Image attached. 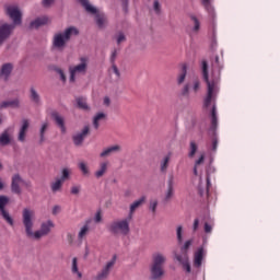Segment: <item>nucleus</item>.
Returning a JSON list of instances; mask_svg holds the SVG:
<instances>
[{
  "label": "nucleus",
  "mask_w": 280,
  "mask_h": 280,
  "mask_svg": "<svg viewBox=\"0 0 280 280\" xmlns=\"http://www.w3.org/2000/svg\"><path fill=\"white\" fill-rule=\"evenodd\" d=\"M212 67L213 70L209 74V63H207V60L201 61L202 78L208 86L203 106L205 108L212 106L210 113L211 126L209 129V135L212 137V152H215V150H218V136H215V130H218V108L215 107V97L220 91L218 83L220 82V71H222L224 62L220 60V57L215 56Z\"/></svg>",
  "instance_id": "obj_1"
},
{
  "label": "nucleus",
  "mask_w": 280,
  "mask_h": 280,
  "mask_svg": "<svg viewBox=\"0 0 280 280\" xmlns=\"http://www.w3.org/2000/svg\"><path fill=\"white\" fill-rule=\"evenodd\" d=\"M36 222V212L30 208H24L22 210V224L24 226L25 235L28 240H34L38 242L43 237L51 233V229L56 226L54 221L47 220L40 224L39 230L34 231V224Z\"/></svg>",
  "instance_id": "obj_2"
},
{
  "label": "nucleus",
  "mask_w": 280,
  "mask_h": 280,
  "mask_svg": "<svg viewBox=\"0 0 280 280\" xmlns=\"http://www.w3.org/2000/svg\"><path fill=\"white\" fill-rule=\"evenodd\" d=\"M202 163H205V152H201L198 156V159L195 161L194 164V180L198 178V189L200 196H206L209 198V187H211V176L209 175V172H207L206 177L202 178Z\"/></svg>",
  "instance_id": "obj_3"
},
{
  "label": "nucleus",
  "mask_w": 280,
  "mask_h": 280,
  "mask_svg": "<svg viewBox=\"0 0 280 280\" xmlns=\"http://www.w3.org/2000/svg\"><path fill=\"white\" fill-rule=\"evenodd\" d=\"M80 34V30L75 26H69L62 32H58L52 36L51 49L55 51H62L65 47H67V43L73 38V36H78Z\"/></svg>",
  "instance_id": "obj_4"
},
{
  "label": "nucleus",
  "mask_w": 280,
  "mask_h": 280,
  "mask_svg": "<svg viewBox=\"0 0 280 280\" xmlns=\"http://www.w3.org/2000/svg\"><path fill=\"white\" fill-rule=\"evenodd\" d=\"M130 222H132V219L129 217H126L124 219H116L109 223L108 230L114 235H124V236L129 235Z\"/></svg>",
  "instance_id": "obj_5"
},
{
  "label": "nucleus",
  "mask_w": 280,
  "mask_h": 280,
  "mask_svg": "<svg viewBox=\"0 0 280 280\" xmlns=\"http://www.w3.org/2000/svg\"><path fill=\"white\" fill-rule=\"evenodd\" d=\"M191 244H194V240L184 242L180 246V253H175L176 261L183 265L186 272H191V265H189V248H191Z\"/></svg>",
  "instance_id": "obj_6"
},
{
  "label": "nucleus",
  "mask_w": 280,
  "mask_h": 280,
  "mask_svg": "<svg viewBox=\"0 0 280 280\" xmlns=\"http://www.w3.org/2000/svg\"><path fill=\"white\" fill-rule=\"evenodd\" d=\"M89 71V57L79 58V63L69 67V80L75 82L80 75H86Z\"/></svg>",
  "instance_id": "obj_7"
},
{
  "label": "nucleus",
  "mask_w": 280,
  "mask_h": 280,
  "mask_svg": "<svg viewBox=\"0 0 280 280\" xmlns=\"http://www.w3.org/2000/svg\"><path fill=\"white\" fill-rule=\"evenodd\" d=\"M115 264H117V255H114L112 257V259H109L102 268V270H100L97 272V275L95 276V280H106L110 277V272L113 271V269L115 268Z\"/></svg>",
  "instance_id": "obj_8"
},
{
  "label": "nucleus",
  "mask_w": 280,
  "mask_h": 280,
  "mask_svg": "<svg viewBox=\"0 0 280 280\" xmlns=\"http://www.w3.org/2000/svg\"><path fill=\"white\" fill-rule=\"evenodd\" d=\"M7 14L13 22L14 27H16V25H21L23 13H21V9H19V7L16 5L7 7Z\"/></svg>",
  "instance_id": "obj_9"
},
{
  "label": "nucleus",
  "mask_w": 280,
  "mask_h": 280,
  "mask_svg": "<svg viewBox=\"0 0 280 280\" xmlns=\"http://www.w3.org/2000/svg\"><path fill=\"white\" fill-rule=\"evenodd\" d=\"M200 91V79H194L191 84L186 83L184 88L182 89V95L183 97H189L191 93L196 95Z\"/></svg>",
  "instance_id": "obj_10"
},
{
  "label": "nucleus",
  "mask_w": 280,
  "mask_h": 280,
  "mask_svg": "<svg viewBox=\"0 0 280 280\" xmlns=\"http://www.w3.org/2000/svg\"><path fill=\"white\" fill-rule=\"evenodd\" d=\"M90 131H91V128L89 127V125H86L81 129V131H78L77 133H74L72 136V141H73L74 145H77V147L82 145V143H84V139H86V137H89Z\"/></svg>",
  "instance_id": "obj_11"
},
{
  "label": "nucleus",
  "mask_w": 280,
  "mask_h": 280,
  "mask_svg": "<svg viewBox=\"0 0 280 280\" xmlns=\"http://www.w3.org/2000/svg\"><path fill=\"white\" fill-rule=\"evenodd\" d=\"M174 187H176V178L174 177V175H170L166 182V191L164 195V200H166V202L174 198Z\"/></svg>",
  "instance_id": "obj_12"
},
{
  "label": "nucleus",
  "mask_w": 280,
  "mask_h": 280,
  "mask_svg": "<svg viewBox=\"0 0 280 280\" xmlns=\"http://www.w3.org/2000/svg\"><path fill=\"white\" fill-rule=\"evenodd\" d=\"M14 24H2L0 25V45H3L10 36H12V32H14Z\"/></svg>",
  "instance_id": "obj_13"
},
{
  "label": "nucleus",
  "mask_w": 280,
  "mask_h": 280,
  "mask_svg": "<svg viewBox=\"0 0 280 280\" xmlns=\"http://www.w3.org/2000/svg\"><path fill=\"white\" fill-rule=\"evenodd\" d=\"M21 185H25V179L20 174H14L11 178V191L21 196Z\"/></svg>",
  "instance_id": "obj_14"
},
{
  "label": "nucleus",
  "mask_w": 280,
  "mask_h": 280,
  "mask_svg": "<svg viewBox=\"0 0 280 280\" xmlns=\"http://www.w3.org/2000/svg\"><path fill=\"white\" fill-rule=\"evenodd\" d=\"M28 130H30V121L27 119H23L18 133V141H20V143H25V139L27 138Z\"/></svg>",
  "instance_id": "obj_15"
},
{
  "label": "nucleus",
  "mask_w": 280,
  "mask_h": 280,
  "mask_svg": "<svg viewBox=\"0 0 280 280\" xmlns=\"http://www.w3.org/2000/svg\"><path fill=\"white\" fill-rule=\"evenodd\" d=\"M207 257V249L205 247H198L194 254V266L195 268H200L202 266V259Z\"/></svg>",
  "instance_id": "obj_16"
},
{
  "label": "nucleus",
  "mask_w": 280,
  "mask_h": 280,
  "mask_svg": "<svg viewBox=\"0 0 280 280\" xmlns=\"http://www.w3.org/2000/svg\"><path fill=\"white\" fill-rule=\"evenodd\" d=\"M166 261H167V256H165V254H163L161 252H155L152 255L151 265H153V266H158L160 268H163V266H165Z\"/></svg>",
  "instance_id": "obj_17"
},
{
  "label": "nucleus",
  "mask_w": 280,
  "mask_h": 280,
  "mask_svg": "<svg viewBox=\"0 0 280 280\" xmlns=\"http://www.w3.org/2000/svg\"><path fill=\"white\" fill-rule=\"evenodd\" d=\"M163 275H165V270H163V267H159L156 265L150 266V279L151 280H161L163 279Z\"/></svg>",
  "instance_id": "obj_18"
},
{
  "label": "nucleus",
  "mask_w": 280,
  "mask_h": 280,
  "mask_svg": "<svg viewBox=\"0 0 280 280\" xmlns=\"http://www.w3.org/2000/svg\"><path fill=\"white\" fill-rule=\"evenodd\" d=\"M14 69V66L12 63H4L0 67V79L10 80V75H12V71Z\"/></svg>",
  "instance_id": "obj_19"
},
{
  "label": "nucleus",
  "mask_w": 280,
  "mask_h": 280,
  "mask_svg": "<svg viewBox=\"0 0 280 280\" xmlns=\"http://www.w3.org/2000/svg\"><path fill=\"white\" fill-rule=\"evenodd\" d=\"M106 113L104 112H98L94 115L93 119H92V126L94 128V130H98L100 126H102V124H104V121L106 120Z\"/></svg>",
  "instance_id": "obj_20"
},
{
  "label": "nucleus",
  "mask_w": 280,
  "mask_h": 280,
  "mask_svg": "<svg viewBox=\"0 0 280 280\" xmlns=\"http://www.w3.org/2000/svg\"><path fill=\"white\" fill-rule=\"evenodd\" d=\"M120 150L121 145L119 144L107 147L101 152L100 156L101 159H107V156H113V154H117Z\"/></svg>",
  "instance_id": "obj_21"
},
{
  "label": "nucleus",
  "mask_w": 280,
  "mask_h": 280,
  "mask_svg": "<svg viewBox=\"0 0 280 280\" xmlns=\"http://www.w3.org/2000/svg\"><path fill=\"white\" fill-rule=\"evenodd\" d=\"M145 203V196L140 197L136 201H133L129 207V214L128 217L132 220V217L135 215V211L139 209L142 205Z\"/></svg>",
  "instance_id": "obj_22"
},
{
  "label": "nucleus",
  "mask_w": 280,
  "mask_h": 280,
  "mask_svg": "<svg viewBox=\"0 0 280 280\" xmlns=\"http://www.w3.org/2000/svg\"><path fill=\"white\" fill-rule=\"evenodd\" d=\"M48 23H49V18L40 16L32 21L30 24V27H32L33 30H38V27H43V25H47Z\"/></svg>",
  "instance_id": "obj_23"
},
{
  "label": "nucleus",
  "mask_w": 280,
  "mask_h": 280,
  "mask_svg": "<svg viewBox=\"0 0 280 280\" xmlns=\"http://www.w3.org/2000/svg\"><path fill=\"white\" fill-rule=\"evenodd\" d=\"M80 3L83 5L84 10L89 13V14H94L97 15L100 13V11L97 10V8H95V5L91 4V2H89V0H79Z\"/></svg>",
  "instance_id": "obj_24"
},
{
  "label": "nucleus",
  "mask_w": 280,
  "mask_h": 280,
  "mask_svg": "<svg viewBox=\"0 0 280 280\" xmlns=\"http://www.w3.org/2000/svg\"><path fill=\"white\" fill-rule=\"evenodd\" d=\"M95 22L97 27H100L101 30H104V27H106V25H108V20L106 19V14L104 13H97V15H95Z\"/></svg>",
  "instance_id": "obj_25"
},
{
  "label": "nucleus",
  "mask_w": 280,
  "mask_h": 280,
  "mask_svg": "<svg viewBox=\"0 0 280 280\" xmlns=\"http://www.w3.org/2000/svg\"><path fill=\"white\" fill-rule=\"evenodd\" d=\"M91 221H86L85 224L80 229L78 233V240L82 242L86 235H89V231H91Z\"/></svg>",
  "instance_id": "obj_26"
},
{
  "label": "nucleus",
  "mask_w": 280,
  "mask_h": 280,
  "mask_svg": "<svg viewBox=\"0 0 280 280\" xmlns=\"http://www.w3.org/2000/svg\"><path fill=\"white\" fill-rule=\"evenodd\" d=\"M0 215H1L2 220H4V222H7V224H9V226H14V217H12V214H10V211H8V209L0 211Z\"/></svg>",
  "instance_id": "obj_27"
},
{
  "label": "nucleus",
  "mask_w": 280,
  "mask_h": 280,
  "mask_svg": "<svg viewBox=\"0 0 280 280\" xmlns=\"http://www.w3.org/2000/svg\"><path fill=\"white\" fill-rule=\"evenodd\" d=\"M71 272L77 279H82V271H80V268L78 267V257L72 258Z\"/></svg>",
  "instance_id": "obj_28"
},
{
  "label": "nucleus",
  "mask_w": 280,
  "mask_h": 280,
  "mask_svg": "<svg viewBox=\"0 0 280 280\" xmlns=\"http://www.w3.org/2000/svg\"><path fill=\"white\" fill-rule=\"evenodd\" d=\"M187 78V65H183L179 73L177 74L176 82L180 86V84L185 83V80Z\"/></svg>",
  "instance_id": "obj_29"
},
{
  "label": "nucleus",
  "mask_w": 280,
  "mask_h": 280,
  "mask_svg": "<svg viewBox=\"0 0 280 280\" xmlns=\"http://www.w3.org/2000/svg\"><path fill=\"white\" fill-rule=\"evenodd\" d=\"M106 172H108V161L100 164L98 170L94 173V176L95 178H102Z\"/></svg>",
  "instance_id": "obj_30"
},
{
  "label": "nucleus",
  "mask_w": 280,
  "mask_h": 280,
  "mask_svg": "<svg viewBox=\"0 0 280 280\" xmlns=\"http://www.w3.org/2000/svg\"><path fill=\"white\" fill-rule=\"evenodd\" d=\"M52 119H55L57 126L60 128L61 132H67V128L65 127V118L60 116L58 113L52 114Z\"/></svg>",
  "instance_id": "obj_31"
},
{
  "label": "nucleus",
  "mask_w": 280,
  "mask_h": 280,
  "mask_svg": "<svg viewBox=\"0 0 280 280\" xmlns=\"http://www.w3.org/2000/svg\"><path fill=\"white\" fill-rule=\"evenodd\" d=\"M62 185H65V182L60 178H56L51 184H50V189L52 194H58V191L62 190Z\"/></svg>",
  "instance_id": "obj_32"
},
{
  "label": "nucleus",
  "mask_w": 280,
  "mask_h": 280,
  "mask_svg": "<svg viewBox=\"0 0 280 280\" xmlns=\"http://www.w3.org/2000/svg\"><path fill=\"white\" fill-rule=\"evenodd\" d=\"M19 98L10 100V101H3L0 104V108H19Z\"/></svg>",
  "instance_id": "obj_33"
},
{
  "label": "nucleus",
  "mask_w": 280,
  "mask_h": 280,
  "mask_svg": "<svg viewBox=\"0 0 280 280\" xmlns=\"http://www.w3.org/2000/svg\"><path fill=\"white\" fill-rule=\"evenodd\" d=\"M170 161H172V155L167 154L160 161V170L163 174L167 172V167H170Z\"/></svg>",
  "instance_id": "obj_34"
},
{
  "label": "nucleus",
  "mask_w": 280,
  "mask_h": 280,
  "mask_svg": "<svg viewBox=\"0 0 280 280\" xmlns=\"http://www.w3.org/2000/svg\"><path fill=\"white\" fill-rule=\"evenodd\" d=\"M211 1H213V0H201V3L205 7V9L207 10V12L210 14V16L212 19H214L215 18V9L211 4Z\"/></svg>",
  "instance_id": "obj_35"
},
{
  "label": "nucleus",
  "mask_w": 280,
  "mask_h": 280,
  "mask_svg": "<svg viewBox=\"0 0 280 280\" xmlns=\"http://www.w3.org/2000/svg\"><path fill=\"white\" fill-rule=\"evenodd\" d=\"M198 153V143L196 141H190L188 149V159H194Z\"/></svg>",
  "instance_id": "obj_36"
},
{
  "label": "nucleus",
  "mask_w": 280,
  "mask_h": 280,
  "mask_svg": "<svg viewBox=\"0 0 280 280\" xmlns=\"http://www.w3.org/2000/svg\"><path fill=\"white\" fill-rule=\"evenodd\" d=\"M48 128H49V122L45 121L42 124V127L39 129V143H45V133L47 132Z\"/></svg>",
  "instance_id": "obj_37"
},
{
  "label": "nucleus",
  "mask_w": 280,
  "mask_h": 280,
  "mask_svg": "<svg viewBox=\"0 0 280 280\" xmlns=\"http://www.w3.org/2000/svg\"><path fill=\"white\" fill-rule=\"evenodd\" d=\"M162 10H163V7L161 5V2L159 0H154L153 5L151 8V12H153V14H156L159 16Z\"/></svg>",
  "instance_id": "obj_38"
},
{
  "label": "nucleus",
  "mask_w": 280,
  "mask_h": 280,
  "mask_svg": "<svg viewBox=\"0 0 280 280\" xmlns=\"http://www.w3.org/2000/svg\"><path fill=\"white\" fill-rule=\"evenodd\" d=\"M190 20L194 23L192 32L198 34V32H200V20H198L196 15H190Z\"/></svg>",
  "instance_id": "obj_39"
},
{
  "label": "nucleus",
  "mask_w": 280,
  "mask_h": 280,
  "mask_svg": "<svg viewBox=\"0 0 280 280\" xmlns=\"http://www.w3.org/2000/svg\"><path fill=\"white\" fill-rule=\"evenodd\" d=\"M10 202V198L5 195H0V212L5 210Z\"/></svg>",
  "instance_id": "obj_40"
},
{
  "label": "nucleus",
  "mask_w": 280,
  "mask_h": 280,
  "mask_svg": "<svg viewBox=\"0 0 280 280\" xmlns=\"http://www.w3.org/2000/svg\"><path fill=\"white\" fill-rule=\"evenodd\" d=\"M31 100L34 104H40V95L34 88H31Z\"/></svg>",
  "instance_id": "obj_41"
},
{
  "label": "nucleus",
  "mask_w": 280,
  "mask_h": 280,
  "mask_svg": "<svg viewBox=\"0 0 280 280\" xmlns=\"http://www.w3.org/2000/svg\"><path fill=\"white\" fill-rule=\"evenodd\" d=\"M70 176H71V170L65 167L61 171V177H59V180H62V183H65V180H69Z\"/></svg>",
  "instance_id": "obj_42"
},
{
  "label": "nucleus",
  "mask_w": 280,
  "mask_h": 280,
  "mask_svg": "<svg viewBox=\"0 0 280 280\" xmlns=\"http://www.w3.org/2000/svg\"><path fill=\"white\" fill-rule=\"evenodd\" d=\"M77 104L79 106V108H81L82 110H89V104H86V100L79 97L77 98Z\"/></svg>",
  "instance_id": "obj_43"
},
{
  "label": "nucleus",
  "mask_w": 280,
  "mask_h": 280,
  "mask_svg": "<svg viewBox=\"0 0 280 280\" xmlns=\"http://www.w3.org/2000/svg\"><path fill=\"white\" fill-rule=\"evenodd\" d=\"M114 38L117 45H121V43H126V34L124 32H118Z\"/></svg>",
  "instance_id": "obj_44"
},
{
  "label": "nucleus",
  "mask_w": 280,
  "mask_h": 280,
  "mask_svg": "<svg viewBox=\"0 0 280 280\" xmlns=\"http://www.w3.org/2000/svg\"><path fill=\"white\" fill-rule=\"evenodd\" d=\"M79 170L82 172L83 176H89V174H91V172L89 171V165H86L85 162L79 163Z\"/></svg>",
  "instance_id": "obj_45"
},
{
  "label": "nucleus",
  "mask_w": 280,
  "mask_h": 280,
  "mask_svg": "<svg viewBox=\"0 0 280 280\" xmlns=\"http://www.w3.org/2000/svg\"><path fill=\"white\" fill-rule=\"evenodd\" d=\"M109 73H114V75H116V80H119V78H121V72L119 71V68H117V65H115V63H112Z\"/></svg>",
  "instance_id": "obj_46"
},
{
  "label": "nucleus",
  "mask_w": 280,
  "mask_h": 280,
  "mask_svg": "<svg viewBox=\"0 0 280 280\" xmlns=\"http://www.w3.org/2000/svg\"><path fill=\"white\" fill-rule=\"evenodd\" d=\"M10 143V136L8 135V132H3L0 136V145H8Z\"/></svg>",
  "instance_id": "obj_47"
},
{
  "label": "nucleus",
  "mask_w": 280,
  "mask_h": 280,
  "mask_svg": "<svg viewBox=\"0 0 280 280\" xmlns=\"http://www.w3.org/2000/svg\"><path fill=\"white\" fill-rule=\"evenodd\" d=\"M177 244H183V225L176 228Z\"/></svg>",
  "instance_id": "obj_48"
},
{
  "label": "nucleus",
  "mask_w": 280,
  "mask_h": 280,
  "mask_svg": "<svg viewBox=\"0 0 280 280\" xmlns=\"http://www.w3.org/2000/svg\"><path fill=\"white\" fill-rule=\"evenodd\" d=\"M80 191H82L81 185H73L70 188V194H72V196H78L80 194Z\"/></svg>",
  "instance_id": "obj_49"
},
{
  "label": "nucleus",
  "mask_w": 280,
  "mask_h": 280,
  "mask_svg": "<svg viewBox=\"0 0 280 280\" xmlns=\"http://www.w3.org/2000/svg\"><path fill=\"white\" fill-rule=\"evenodd\" d=\"M203 231L208 235H211V233H213V224H211L209 222H206L205 225H203Z\"/></svg>",
  "instance_id": "obj_50"
},
{
  "label": "nucleus",
  "mask_w": 280,
  "mask_h": 280,
  "mask_svg": "<svg viewBox=\"0 0 280 280\" xmlns=\"http://www.w3.org/2000/svg\"><path fill=\"white\" fill-rule=\"evenodd\" d=\"M56 73H58L60 80H62L63 82H67V75H65V71H62V69L60 68H55Z\"/></svg>",
  "instance_id": "obj_51"
},
{
  "label": "nucleus",
  "mask_w": 280,
  "mask_h": 280,
  "mask_svg": "<svg viewBox=\"0 0 280 280\" xmlns=\"http://www.w3.org/2000/svg\"><path fill=\"white\" fill-rule=\"evenodd\" d=\"M156 207H159V201L151 200L149 209H150V211H152V213H156Z\"/></svg>",
  "instance_id": "obj_52"
},
{
  "label": "nucleus",
  "mask_w": 280,
  "mask_h": 280,
  "mask_svg": "<svg viewBox=\"0 0 280 280\" xmlns=\"http://www.w3.org/2000/svg\"><path fill=\"white\" fill-rule=\"evenodd\" d=\"M198 229H200V219H195L194 223H192L194 233H196V231H198Z\"/></svg>",
  "instance_id": "obj_53"
},
{
  "label": "nucleus",
  "mask_w": 280,
  "mask_h": 280,
  "mask_svg": "<svg viewBox=\"0 0 280 280\" xmlns=\"http://www.w3.org/2000/svg\"><path fill=\"white\" fill-rule=\"evenodd\" d=\"M109 60H110V63H112V65H115V60H117V49H114V50L112 51V55H110Z\"/></svg>",
  "instance_id": "obj_54"
},
{
  "label": "nucleus",
  "mask_w": 280,
  "mask_h": 280,
  "mask_svg": "<svg viewBox=\"0 0 280 280\" xmlns=\"http://www.w3.org/2000/svg\"><path fill=\"white\" fill-rule=\"evenodd\" d=\"M60 211H62V207L56 205L52 207V215H58V213H60Z\"/></svg>",
  "instance_id": "obj_55"
},
{
  "label": "nucleus",
  "mask_w": 280,
  "mask_h": 280,
  "mask_svg": "<svg viewBox=\"0 0 280 280\" xmlns=\"http://www.w3.org/2000/svg\"><path fill=\"white\" fill-rule=\"evenodd\" d=\"M94 222H96V224H100V222H102V212H96L94 215Z\"/></svg>",
  "instance_id": "obj_56"
},
{
  "label": "nucleus",
  "mask_w": 280,
  "mask_h": 280,
  "mask_svg": "<svg viewBox=\"0 0 280 280\" xmlns=\"http://www.w3.org/2000/svg\"><path fill=\"white\" fill-rule=\"evenodd\" d=\"M103 104H104V106H110V97L105 96V97L103 98Z\"/></svg>",
  "instance_id": "obj_57"
},
{
  "label": "nucleus",
  "mask_w": 280,
  "mask_h": 280,
  "mask_svg": "<svg viewBox=\"0 0 280 280\" xmlns=\"http://www.w3.org/2000/svg\"><path fill=\"white\" fill-rule=\"evenodd\" d=\"M51 3H54V0H43V5L45 8H49V5H51Z\"/></svg>",
  "instance_id": "obj_58"
},
{
  "label": "nucleus",
  "mask_w": 280,
  "mask_h": 280,
  "mask_svg": "<svg viewBox=\"0 0 280 280\" xmlns=\"http://www.w3.org/2000/svg\"><path fill=\"white\" fill-rule=\"evenodd\" d=\"M5 183H3V179L0 178V191L4 189Z\"/></svg>",
  "instance_id": "obj_59"
},
{
  "label": "nucleus",
  "mask_w": 280,
  "mask_h": 280,
  "mask_svg": "<svg viewBox=\"0 0 280 280\" xmlns=\"http://www.w3.org/2000/svg\"><path fill=\"white\" fill-rule=\"evenodd\" d=\"M68 241L73 242V235L71 233L67 234Z\"/></svg>",
  "instance_id": "obj_60"
},
{
  "label": "nucleus",
  "mask_w": 280,
  "mask_h": 280,
  "mask_svg": "<svg viewBox=\"0 0 280 280\" xmlns=\"http://www.w3.org/2000/svg\"><path fill=\"white\" fill-rule=\"evenodd\" d=\"M203 244H207V237H203Z\"/></svg>",
  "instance_id": "obj_61"
},
{
  "label": "nucleus",
  "mask_w": 280,
  "mask_h": 280,
  "mask_svg": "<svg viewBox=\"0 0 280 280\" xmlns=\"http://www.w3.org/2000/svg\"><path fill=\"white\" fill-rule=\"evenodd\" d=\"M125 3H128V0H122Z\"/></svg>",
  "instance_id": "obj_62"
},
{
  "label": "nucleus",
  "mask_w": 280,
  "mask_h": 280,
  "mask_svg": "<svg viewBox=\"0 0 280 280\" xmlns=\"http://www.w3.org/2000/svg\"><path fill=\"white\" fill-rule=\"evenodd\" d=\"M3 167V165L0 163V170Z\"/></svg>",
  "instance_id": "obj_63"
},
{
  "label": "nucleus",
  "mask_w": 280,
  "mask_h": 280,
  "mask_svg": "<svg viewBox=\"0 0 280 280\" xmlns=\"http://www.w3.org/2000/svg\"><path fill=\"white\" fill-rule=\"evenodd\" d=\"M0 124H1V118H0Z\"/></svg>",
  "instance_id": "obj_64"
}]
</instances>
